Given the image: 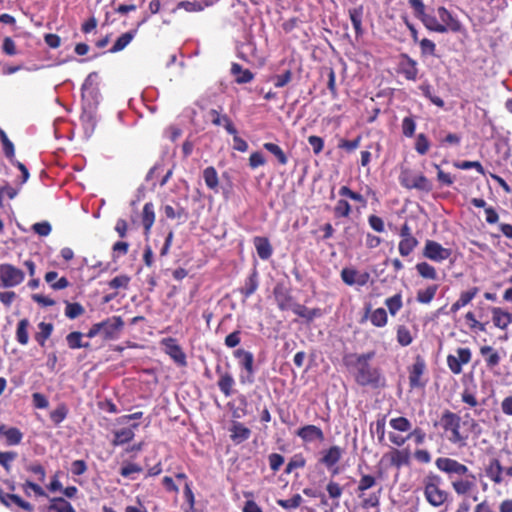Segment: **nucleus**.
Wrapping results in <instances>:
<instances>
[{
    "label": "nucleus",
    "mask_w": 512,
    "mask_h": 512,
    "mask_svg": "<svg viewBox=\"0 0 512 512\" xmlns=\"http://www.w3.org/2000/svg\"><path fill=\"white\" fill-rule=\"evenodd\" d=\"M435 466L448 476L451 488L457 496L478 501L477 476L465 464L453 458L439 457L435 460Z\"/></svg>",
    "instance_id": "nucleus-1"
},
{
    "label": "nucleus",
    "mask_w": 512,
    "mask_h": 512,
    "mask_svg": "<svg viewBox=\"0 0 512 512\" xmlns=\"http://www.w3.org/2000/svg\"><path fill=\"white\" fill-rule=\"evenodd\" d=\"M374 355V352H368L359 355L352 354L345 358L346 365L354 370L355 381L361 386L377 385L380 381L379 369L369 363Z\"/></svg>",
    "instance_id": "nucleus-2"
},
{
    "label": "nucleus",
    "mask_w": 512,
    "mask_h": 512,
    "mask_svg": "<svg viewBox=\"0 0 512 512\" xmlns=\"http://www.w3.org/2000/svg\"><path fill=\"white\" fill-rule=\"evenodd\" d=\"M441 426L447 433L450 443L463 448L467 445L469 434L461 431V418L456 413L445 410L440 419Z\"/></svg>",
    "instance_id": "nucleus-3"
},
{
    "label": "nucleus",
    "mask_w": 512,
    "mask_h": 512,
    "mask_svg": "<svg viewBox=\"0 0 512 512\" xmlns=\"http://www.w3.org/2000/svg\"><path fill=\"white\" fill-rule=\"evenodd\" d=\"M440 476L430 473L423 479V493L426 501L433 507L438 508L448 500L449 493L440 487Z\"/></svg>",
    "instance_id": "nucleus-4"
},
{
    "label": "nucleus",
    "mask_w": 512,
    "mask_h": 512,
    "mask_svg": "<svg viewBox=\"0 0 512 512\" xmlns=\"http://www.w3.org/2000/svg\"><path fill=\"white\" fill-rule=\"evenodd\" d=\"M376 484V478L372 475H362L358 487H357V493L358 497L362 499L361 506L364 509L367 508H376L380 505V497L382 488H379L377 492H372L369 495H365V491L371 489Z\"/></svg>",
    "instance_id": "nucleus-5"
},
{
    "label": "nucleus",
    "mask_w": 512,
    "mask_h": 512,
    "mask_svg": "<svg viewBox=\"0 0 512 512\" xmlns=\"http://www.w3.org/2000/svg\"><path fill=\"white\" fill-rule=\"evenodd\" d=\"M24 279L25 274L20 268L10 263L0 264L1 286L5 288L16 287L20 285Z\"/></svg>",
    "instance_id": "nucleus-6"
},
{
    "label": "nucleus",
    "mask_w": 512,
    "mask_h": 512,
    "mask_svg": "<svg viewBox=\"0 0 512 512\" xmlns=\"http://www.w3.org/2000/svg\"><path fill=\"white\" fill-rule=\"evenodd\" d=\"M399 181L401 185L407 189H418L422 191H429L431 189V184L424 175L414 174L408 169L401 171Z\"/></svg>",
    "instance_id": "nucleus-7"
},
{
    "label": "nucleus",
    "mask_w": 512,
    "mask_h": 512,
    "mask_svg": "<svg viewBox=\"0 0 512 512\" xmlns=\"http://www.w3.org/2000/svg\"><path fill=\"white\" fill-rule=\"evenodd\" d=\"M163 351L170 356L178 367L187 366L186 354L178 344L177 339L172 337L163 338L160 342Z\"/></svg>",
    "instance_id": "nucleus-8"
},
{
    "label": "nucleus",
    "mask_w": 512,
    "mask_h": 512,
    "mask_svg": "<svg viewBox=\"0 0 512 512\" xmlns=\"http://www.w3.org/2000/svg\"><path fill=\"white\" fill-rule=\"evenodd\" d=\"M472 353L469 348H458L456 354H449L447 356V366L450 371L459 375L462 373V366L468 364L471 361Z\"/></svg>",
    "instance_id": "nucleus-9"
},
{
    "label": "nucleus",
    "mask_w": 512,
    "mask_h": 512,
    "mask_svg": "<svg viewBox=\"0 0 512 512\" xmlns=\"http://www.w3.org/2000/svg\"><path fill=\"white\" fill-rule=\"evenodd\" d=\"M452 254L448 248H444L440 243L434 240H427L423 249V256L434 262H443Z\"/></svg>",
    "instance_id": "nucleus-10"
},
{
    "label": "nucleus",
    "mask_w": 512,
    "mask_h": 512,
    "mask_svg": "<svg viewBox=\"0 0 512 512\" xmlns=\"http://www.w3.org/2000/svg\"><path fill=\"white\" fill-rule=\"evenodd\" d=\"M102 331L104 340L117 339L124 327V321L120 316H112L104 321H101Z\"/></svg>",
    "instance_id": "nucleus-11"
},
{
    "label": "nucleus",
    "mask_w": 512,
    "mask_h": 512,
    "mask_svg": "<svg viewBox=\"0 0 512 512\" xmlns=\"http://www.w3.org/2000/svg\"><path fill=\"white\" fill-rule=\"evenodd\" d=\"M426 370L425 361L421 357H417L415 362L409 369V385L410 388H423L426 381L422 379L423 374Z\"/></svg>",
    "instance_id": "nucleus-12"
},
{
    "label": "nucleus",
    "mask_w": 512,
    "mask_h": 512,
    "mask_svg": "<svg viewBox=\"0 0 512 512\" xmlns=\"http://www.w3.org/2000/svg\"><path fill=\"white\" fill-rule=\"evenodd\" d=\"M369 277L370 276L367 272L361 273L355 269L344 268L341 271V278L343 282L350 286L355 284L359 286H364L368 283Z\"/></svg>",
    "instance_id": "nucleus-13"
},
{
    "label": "nucleus",
    "mask_w": 512,
    "mask_h": 512,
    "mask_svg": "<svg viewBox=\"0 0 512 512\" xmlns=\"http://www.w3.org/2000/svg\"><path fill=\"white\" fill-rule=\"evenodd\" d=\"M296 435L306 443L324 440L322 429L316 425H305L296 431Z\"/></svg>",
    "instance_id": "nucleus-14"
},
{
    "label": "nucleus",
    "mask_w": 512,
    "mask_h": 512,
    "mask_svg": "<svg viewBox=\"0 0 512 512\" xmlns=\"http://www.w3.org/2000/svg\"><path fill=\"white\" fill-rule=\"evenodd\" d=\"M485 472L487 477L494 484H501L503 482V473H505V468L501 465L500 461L496 458L491 459L489 464L485 468Z\"/></svg>",
    "instance_id": "nucleus-15"
},
{
    "label": "nucleus",
    "mask_w": 512,
    "mask_h": 512,
    "mask_svg": "<svg viewBox=\"0 0 512 512\" xmlns=\"http://www.w3.org/2000/svg\"><path fill=\"white\" fill-rule=\"evenodd\" d=\"M343 449L339 446H331L329 449L323 451V456L320 462L328 469L333 468L342 458Z\"/></svg>",
    "instance_id": "nucleus-16"
},
{
    "label": "nucleus",
    "mask_w": 512,
    "mask_h": 512,
    "mask_svg": "<svg viewBox=\"0 0 512 512\" xmlns=\"http://www.w3.org/2000/svg\"><path fill=\"white\" fill-rule=\"evenodd\" d=\"M139 427L138 423L132 424L130 427L122 428L114 432V438L112 440L113 446H120L129 443L133 440L135 433L134 430Z\"/></svg>",
    "instance_id": "nucleus-17"
},
{
    "label": "nucleus",
    "mask_w": 512,
    "mask_h": 512,
    "mask_svg": "<svg viewBox=\"0 0 512 512\" xmlns=\"http://www.w3.org/2000/svg\"><path fill=\"white\" fill-rule=\"evenodd\" d=\"M233 356L238 362V365L246 370L247 374L251 376L253 374V354L244 349H237L233 352Z\"/></svg>",
    "instance_id": "nucleus-18"
},
{
    "label": "nucleus",
    "mask_w": 512,
    "mask_h": 512,
    "mask_svg": "<svg viewBox=\"0 0 512 512\" xmlns=\"http://www.w3.org/2000/svg\"><path fill=\"white\" fill-rule=\"evenodd\" d=\"M0 502L7 508H11V505L15 504L27 512H33L34 510V507L31 503L22 499L19 495L13 493H5Z\"/></svg>",
    "instance_id": "nucleus-19"
},
{
    "label": "nucleus",
    "mask_w": 512,
    "mask_h": 512,
    "mask_svg": "<svg viewBox=\"0 0 512 512\" xmlns=\"http://www.w3.org/2000/svg\"><path fill=\"white\" fill-rule=\"evenodd\" d=\"M491 313L493 324L499 329L505 330L512 322V315L500 307H493Z\"/></svg>",
    "instance_id": "nucleus-20"
},
{
    "label": "nucleus",
    "mask_w": 512,
    "mask_h": 512,
    "mask_svg": "<svg viewBox=\"0 0 512 512\" xmlns=\"http://www.w3.org/2000/svg\"><path fill=\"white\" fill-rule=\"evenodd\" d=\"M440 23L447 27V31L451 30L458 32L461 29L460 22L452 16V14L444 7H439L437 10Z\"/></svg>",
    "instance_id": "nucleus-21"
},
{
    "label": "nucleus",
    "mask_w": 512,
    "mask_h": 512,
    "mask_svg": "<svg viewBox=\"0 0 512 512\" xmlns=\"http://www.w3.org/2000/svg\"><path fill=\"white\" fill-rule=\"evenodd\" d=\"M141 222L144 227V234L149 235L151 228L155 222V211L152 202H148L144 205L141 214Z\"/></svg>",
    "instance_id": "nucleus-22"
},
{
    "label": "nucleus",
    "mask_w": 512,
    "mask_h": 512,
    "mask_svg": "<svg viewBox=\"0 0 512 512\" xmlns=\"http://www.w3.org/2000/svg\"><path fill=\"white\" fill-rule=\"evenodd\" d=\"M480 354L484 357L487 368L493 369L499 365L501 356L491 346H482L480 348Z\"/></svg>",
    "instance_id": "nucleus-23"
},
{
    "label": "nucleus",
    "mask_w": 512,
    "mask_h": 512,
    "mask_svg": "<svg viewBox=\"0 0 512 512\" xmlns=\"http://www.w3.org/2000/svg\"><path fill=\"white\" fill-rule=\"evenodd\" d=\"M230 432V437L235 444L246 441L251 435L250 429L241 423H234L230 428Z\"/></svg>",
    "instance_id": "nucleus-24"
},
{
    "label": "nucleus",
    "mask_w": 512,
    "mask_h": 512,
    "mask_svg": "<svg viewBox=\"0 0 512 512\" xmlns=\"http://www.w3.org/2000/svg\"><path fill=\"white\" fill-rule=\"evenodd\" d=\"M390 463L396 468L407 466L410 464V453L406 449H394L390 453Z\"/></svg>",
    "instance_id": "nucleus-25"
},
{
    "label": "nucleus",
    "mask_w": 512,
    "mask_h": 512,
    "mask_svg": "<svg viewBox=\"0 0 512 512\" xmlns=\"http://www.w3.org/2000/svg\"><path fill=\"white\" fill-rule=\"evenodd\" d=\"M478 288L473 287L468 291H464L460 294L459 299L452 304L450 308V313L455 314L459 309L469 304L473 298L477 295Z\"/></svg>",
    "instance_id": "nucleus-26"
},
{
    "label": "nucleus",
    "mask_w": 512,
    "mask_h": 512,
    "mask_svg": "<svg viewBox=\"0 0 512 512\" xmlns=\"http://www.w3.org/2000/svg\"><path fill=\"white\" fill-rule=\"evenodd\" d=\"M44 279L53 290L65 289L70 284L66 277L58 278V273L56 271H48L45 274Z\"/></svg>",
    "instance_id": "nucleus-27"
},
{
    "label": "nucleus",
    "mask_w": 512,
    "mask_h": 512,
    "mask_svg": "<svg viewBox=\"0 0 512 512\" xmlns=\"http://www.w3.org/2000/svg\"><path fill=\"white\" fill-rule=\"evenodd\" d=\"M254 246L256 248L258 256L262 260H267L268 258L271 257L272 247H271L270 242L268 241L267 238L255 237L254 238Z\"/></svg>",
    "instance_id": "nucleus-28"
},
{
    "label": "nucleus",
    "mask_w": 512,
    "mask_h": 512,
    "mask_svg": "<svg viewBox=\"0 0 512 512\" xmlns=\"http://www.w3.org/2000/svg\"><path fill=\"white\" fill-rule=\"evenodd\" d=\"M136 34H137V29L123 33L120 37H118V39L115 41L114 45L109 49V52L116 53V52L122 51L134 39Z\"/></svg>",
    "instance_id": "nucleus-29"
},
{
    "label": "nucleus",
    "mask_w": 512,
    "mask_h": 512,
    "mask_svg": "<svg viewBox=\"0 0 512 512\" xmlns=\"http://www.w3.org/2000/svg\"><path fill=\"white\" fill-rule=\"evenodd\" d=\"M38 329L39 331L35 334L34 338L41 347H44L46 341L50 338L54 327L52 323L40 322L38 324Z\"/></svg>",
    "instance_id": "nucleus-30"
},
{
    "label": "nucleus",
    "mask_w": 512,
    "mask_h": 512,
    "mask_svg": "<svg viewBox=\"0 0 512 512\" xmlns=\"http://www.w3.org/2000/svg\"><path fill=\"white\" fill-rule=\"evenodd\" d=\"M3 436L5 437L6 446H16L22 442L23 433L17 427H5Z\"/></svg>",
    "instance_id": "nucleus-31"
},
{
    "label": "nucleus",
    "mask_w": 512,
    "mask_h": 512,
    "mask_svg": "<svg viewBox=\"0 0 512 512\" xmlns=\"http://www.w3.org/2000/svg\"><path fill=\"white\" fill-rule=\"evenodd\" d=\"M47 511L55 512H75V509L70 502L62 497H55L50 500V504L47 507Z\"/></svg>",
    "instance_id": "nucleus-32"
},
{
    "label": "nucleus",
    "mask_w": 512,
    "mask_h": 512,
    "mask_svg": "<svg viewBox=\"0 0 512 512\" xmlns=\"http://www.w3.org/2000/svg\"><path fill=\"white\" fill-rule=\"evenodd\" d=\"M231 74L239 84L248 83L253 79V73L250 70L243 69L242 66L236 63H233L231 66Z\"/></svg>",
    "instance_id": "nucleus-33"
},
{
    "label": "nucleus",
    "mask_w": 512,
    "mask_h": 512,
    "mask_svg": "<svg viewBox=\"0 0 512 512\" xmlns=\"http://www.w3.org/2000/svg\"><path fill=\"white\" fill-rule=\"evenodd\" d=\"M30 322L27 318L21 319L17 324L16 340L21 345H27L29 342L28 328Z\"/></svg>",
    "instance_id": "nucleus-34"
},
{
    "label": "nucleus",
    "mask_w": 512,
    "mask_h": 512,
    "mask_svg": "<svg viewBox=\"0 0 512 512\" xmlns=\"http://www.w3.org/2000/svg\"><path fill=\"white\" fill-rule=\"evenodd\" d=\"M438 290V285L433 284L425 289L417 291L416 300L421 304H429L435 297Z\"/></svg>",
    "instance_id": "nucleus-35"
},
{
    "label": "nucleus",
    "mask_w": 512,
    "mask_h": 512,
    "mask_svg": "<svg viewBox=\"0 0 512 512\" xmlns=\"http://www.w3.org/2000/svg\"><path fill=\"white\" fill-rule=\"evenodd\" d=\"M291 309L296 315L308 321H311L315 317L320 315L319 309H308L307 307L301 304H293L291 306Z\"/></svg>",
    "instance_id": "nucleus-36"
},
{
    "label": "nucleus",
    "mask_w": 512,
    "mask_h": 512,
    "mask_svg": "<svg viewBox=\"0 0 512 512\" xmlns=\"http://www.w3.org/2000/svg\"><path fill=\"white\" fill-rule=\"evenodd\" d=\"M326 490H327L329 498L333 500L335 507H338L339 499L341 498V496L343 494V487L339 483H337L333 480H330L327 483Z\"/></svg>",
    "instance_id": "nucleus-37"
},
{
    "label": "nucleus",
    "mask_w": 512,
    "mask_h": 512,
    "mask_svg": "<svg viewBox=\"0 0 512 512\" xmlns=\"http://www.w3.org/2000/svg\"><path fill=\"white\" fill-rule=\"evenodd\" d=\"M362 15H363L362 7L353 8V9L349 10L350 20H351L352 25L354 27L356 36H360L363 33V29H362Z\"/></svg>",
    "instance_id": "nucleus-38"
},
{
    "label": "nucleus",
    "mask_w": 512,
    "mask_h": 512,
    "mask_svg": "<svg viewBox=\"0 0 512 512\" xmlns=\"http://www.w3.org/2000/svg\"><path fill=\"white\" fill-rule=\"evenodd\" d=\"M18 453L15 451H1L0 450V465L4 468L6 473L12 470V463L17 459Z\"/></svg>",
    "instance_id": "nucleus-39"
},
{
    "label": "nucleus",
    "mask_w": 512,
    "mask_h": 512,
    "mask_svg": "<svg viewBox=\"0 0 512 512\" xmlns=\"http://www.w3.org/2000/svg\"><path fill=\"white\" fill-rule=\"evenodd\" d=\"M416 270L418 274L425 279H437V272L435 268L427 262L418 263L416 265Z\"/></svg>",
    "instance_id": "nucleus-40"
},
{
    "label": "nucleus",
    "mask_w": 512,
    "mask_h": 512,
    "mask_svg": "<svg viewBox=\"0 0 512 512\" xmlns=\"http://www.w3.org/2000/svg\"><path fill=\"white\" fill-rule=\"evenodd\" d=\"M370 321L376 327H384L388 321L386 310L384 308H377L372 311Z\"/></svg>",
    "instance_id": "nucleus-41"
},
{
    "label": "nucleus",
    "mask_w": 512,
    "mask_h": 512,
    "mask_svg": "<svg viewBox=\"0 0 512 512\" xmlns=\"http://www.w3.org/2000/svg\"><path fill=\"white\" fill-rule=\"evenodd\" d=\"M226 132L233 135V148L235 150L245 152L248 148V144L245 140L241 139L236 135L235 128L226 120Z\"/></svg>",
    "instance_id": "nucleus-42"
},
{
    "label": "nucleus",
    "mask_w": 512,
    "mask_h": 512,
    "mask_svg": "<svg viewBox=\"0 0 512 512\" xmlns=\"http://www.w3.org/2000/svg\"><path fill=\"white\" fill-rule=\"evenodd\" d=\"M203 178L208 188L216 189L218 187V174L214 167L210 166L204 169Z\"/></svg>",
    "instance_id": "nucleus-43"
},
{
    "label": "nucleus",
    "mask_w": 512,
    "mask_h": 512,
    "mask_svg": "<svg viewBox=\"0 0 512 512\" xmlns=\"http://www.w3.org/2000/svg\"><path fill=\"white\" fill-rule=\"evenodd\" d=\"M68 412L67 406L62 403L50 412V419L55 425H59L66 419Z\"/></svg>",
    "instance_id": "nucleus-44"
},
{
    "label": "nucleus",
    "mask_w": 512,
    "mask_h": 512,
    "mask_svg": "<svg viewBox=\"0 0 512 512\" xmlns=\"http://www.w3.org/2000/svg\"><path fill=\"white\" fill-rule=\"evenodd\" d=\"M418 245V240L415 237L401 239L399 242V253L401 256H408Z\"/></svg>",
    "instance_id": "nucleus-45"
},
{
    "label": "nucleus",
    "mask_w": 512,
    "mask_h": 512,
    "mask_svg": "<svg viewBox=\"0 0 512 512\" xmlns=\"http://www.w3.org/2000/svg\"><path fill=\"white\" fill-rule=\"evenodd\" d=\"M389 424L394 430L399 432H409L412 428V423L402 416L390 419Z\"/></svg>",
    "instance_id": "nucleus-46"
},
{
    "label": "nucleus",
    "mask_w": 512,
    "mask_h": 512,
    "mask_svg": "<svg viewBox=\"0 0 512 512\" xmlns=\"http://www.w3.org/2000/svg\"><path fill=\"white\" fill-rule=\"evenodd\" d=\"M402 74L408 80H416L418 75L416 62L412 59H408L407 62L402 65Z\"/></svg>",
    "instance_id": "nucleus-47"
},
{
    "label": "nucleus",
    "mask_w": 512,
    "mask_h": 512,
    "mask_svg": "<svg viewBox=\"0 0 512 512\" xmlns=\"http://www.w3.org/2000/svg\"><path fill=\"white\" fill-rule=\"evenodd\" d=\"M385 305L387 306L391 315H396L403 305L401 294H395L394 296L387 298L385 300Z\"/></svg>",
    "instance_id": "nucleus-48"
},
{
    "label": "nucleus",
    "mask_w": 512,
    "mask_h": 512,
    "mask_svg": "<svg viewBox=\"0 0 512 512\" xmlns=\"http://www.w3.org/2000/svg\"><path fill=\"white\" fill-rule=\"evenodd\" d=\"M263 147L271 154H273L278 159L281 165L287 164L288 159L280 146L274 143H265Z\"/></svg>",
    "instance_id": "nucleus-49"
},
{
    "label": "nucleus",
    "mask_w": 512,
    "mask_h": 512,
    "mask_svg": "<svg viewBox=\"0 0 512 512\" xmlns=\"http://www.w3.org/2000/svg\"><path fill=\"white\" fill-rule=\"evenodd\" d=\"M413 341V337L411 335V332L410 330L404 326V325H400L398 326L397 328V342L401 345V346H408L412 343Z\"/></svg>",
    "instance_id": "nucleus-50"
},
{
    "label": "nucleus",
    "mask_w": 512,
    "mask_h": 512,
    "mask_svg": "<svg viewBox=\"0 0 512 512\" xmlns=\"http://www.w3.org/2000/svg\"><path fill=\"white\" fill-rule=\"evenodd\" d=\"M419 88L422 91L423 95L426 98H428L433 104H435L436 106H438L440 108L444 107V101L440 97L434 96L432 94V87L430 84L422 83Z\"/></svg>",
    "instance_id": "nucleus-51"
},
{
    "label": "nucleus",
    "mask_w": 512,
    "mask_h": 512,
    "mask_svg": "<svg viewBox=\"0 0 512 512\" xmlns=\"http://www.w3.org/2000/svg\"><path fill=\"white\" fill-rule=\"evenodd\" d=\"M303 502V498L300 494H295L290 499H278L277 504L284 509H295L298 508Z\"/></svg>",
    "instance_id": "nucleus-52"
},
{
    "label": "nucleus",
    "mask_w": 512,
    "mask_h": 512,
    "mask_svg": "<svg viewBox=\"0 0 512 512\" xmlns=\"http://www.w3.org/2000/svg\"><path fill=\"white\" fill-rule=\"evenodd\" d=\"M22 489L27 496H30L29 490H32L36 496H39V497L47 496L46 492L39 484L32 482L30 480H26L22 484Z\"/></svg>",
    "instance_id": "nucleus-53"
},
{
    "label": "nucleus",
    "mask_w": 512,
    "mask_h": 512,
    "mask_svg": "<svg viewBox=\"0 0 512 512\" xmlns=\"http://www.w3.org/2000/svg\"><path fill=\"white\" fill-rule=\"evenodd\" d=\"M351 206L348 203V201L344 199H340L337 201L335 207H334V215L336 217H348L351 213Z\"/></svg>",
    "instance_id": "nucleus-54"
},
{
    "label": "nucleus",
    "mask_w": 512,
    "mask_h": 512,
    "mask_svg": "<svg viewBox=\"0 0 512 512\" xmlns=\"http://www.w3.org/2000/svg\"><path fill=\"white\" fill-rule=\"evenodd\" d=\"M84 313V308L80 303H66L65 315L69 319H75Z\"/></svg>",
    "instance_id": "nucleus-55"
},
{
    "label": "nucleus",
    "mask_w": 512,
    "mask_h": 512,
    "mask_svg": "<svg viewBox=\"0 0 512 512\" xmlns=\"http://www.w3.org/2000/svg\"><path fill=\"white\" fill-rule=\"evenodd\" d=\"M130 283V277L127 275H118L109 281L108 286L111 289H127Z\"/></svg>",
    "instance_id": "nucleus-56"
},
{
    "label": "nucleus",
    "mask_w": 512,
    "mask_h": 512,
    "mask_svg": "<svg viewBox=\"0 0 512 512\" xmlns=\"http://www.w3.org/2000/svg\"><path fill=\"white\" fill-rule=\"evenodd\" d=\"M306 464V460L302 454H295L288 462L285 473L290 474L293 470L303 468Z\"/></svg>",
    "instance_id": "nucleus-57"
},
{
    "label": "nucleus",
    "mask_w": 512,
    "mask_h": 512,
    "mask_svg": "<svg viewBox=\"0 0 512 512\" xmlns=\"http://www.w3.org/2000/svg\"><path fill=\"white\" fill-rule=\"evenodd\" d=\"M339 195L342 196V197H348V198H350V199H352L354 201L360 202L363 207H365L366 204H367V201L365 200V198L361 194L352 191L347 186H342L339 189Z\"/></svg>",
    "instance_id": "nucleus-58"
},
{
    "label": "nucleus",
    "mask_w": 512,
    "mask_h": 512,
    "mask_svg": "<svg viewBox=\"0 0 512 512\" xmlns=\"http://www.w3.org/2000/svg\"><path fill=\"white\" fill-rule=\"evenodd\" d=\"M430 148V142L425 134H418L415 142V150L420 155H425Z\"/></svg>",
    "instance_id": "nucleus-59"
},
{
    "label": "nucleus",
    "mask_w": 512,
    "mask_h": 512,
    "mask_svg": "<svg viewBox=\"0 0 512 512\" xmlns=\"http://www.w3.org/2000/svg\"><path fill=\"white\" fill-rule=\"evenodd\" d=\"M178 9H184L187 12H197L202 10V5L197 1H180L172 10V13H175Z\"/></svg>",
    "instance_id": "nucleus-60"
},
{
    "label": "nucleus",
    "mask_w": 512,
    "mask_h": 512,
    "mask_svg": "<svg viewBox=\"0 0 512 512\" xmlns=\"http://www.w3.org/2000/svg\"><path fill=\"white\" fill-rule=\"evenodd\" d=\"M82 333L73 331L66 336V341L70 349L82 348Z\"/></svg>",
    "instance_id": "nucleus-61"
},
{
    "label": "nucleus",
    "mask_w": 512,
    "mask_h": 512,
    "mask_svg": "<svg viewBox=\"0 0 512 512\" xmlns=\"http://www.w3.org/2000/svg\"><path fill=\"white\" fill-rule=\"evenodd\" d=\"M424 24L427 28L430 30H433L435 32L444 33L447 31V27L443 26L435 17L432 16H425L423 18Z\"/></svg>",
    "instance_id": "nucleus-62"
},
{
    "label": "nucleus",
    "mask_w": 512,
    "mask_h": 512,
    "mask_svg": "<svg viewBox=\"0 0 512 512\" xmlns=\"http://www.w3.org/2000/svg\"><path fill=\"white\" fill-rule=\"evenodd\" d=\"M416 123L412 117H405L402 120V133L406 137H412L415 133Z\"/></svg>",
    "instance_id": "nucleus-63"
},
{
    "label": "nucleus",
    "mask_w": 512,
    "mask_h": 512,
    "mask_svg": "<svg viewBox=\"0 0 512 512\" xmlns=\"http://www.w3.org/2000/svg\"><path fill=\"white\" fill-rule=\"evenodd\" d=\"M32 230L39 236H48L51 233L52 227L49 222H37L32 225Z\"/></svg>",
    "instance_id": "nucleus-64"
}]
</instances>
